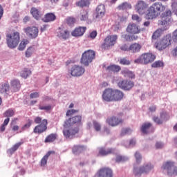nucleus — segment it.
<instances>
[{"mask_svg":"<svg viewBox=\"0 0 177 177\" xmlns=\"http://www.w3.org/2000/svg\"><path fill=\"white\" fill-rule=\"evenodd\" d=\"M164 10H165V6L160 2H156L148 8L146 19L153 20V19L158 17L160 13L164 12Z\"/></svg>","mask_w":177,"mask_h":177,"instance_id":"nucleus-1","label":"nucleus"},{"mask_svg":"<svg viewBox=\"0 0 177 177\" xmlns=\"http://www.w3.org/2000/svg\"><path fill=\"white\" fill-rule=\"evenodd\" d=\"M164 10H165V6L160 2H156L148 8L146 19L153 20V19L158 17L160 13L164 12Z\"/></svg>","mask_w":177,"mask_h":177,"instance_id":"nucleus-2","label":"nucleus"},{"mask_svg":"<svg viewBox=\"0 0 177 177\" xmlns=\"http://www.w3.org/2000/svg\"><path fill=\"white\" fill-rule=\"evenodd\" d=\"M6 42L8 48L15 49L20 42V33L17 31L8 33L6 35Z\"/></svg>","mask_w":177,"mask_h":177,"instance_id":"nucleus-3","label":"nucleus"},{"mask_svg":"<svg viewBox=\"0 0 177 177\" xmlns=\"http://www.w3.org/2000/svg\"><path fill=\"white\" fill-rule=\"evenodd\" d=\"M67 122H64L63 135L66 139H73L80 132V129L78 127H74Z\"/></svg>","mask_w":177,"mask_h":177,"instance_id":"nucleus-4","label":"nucleus"},{"mask_svg":"<svg viewBox=\"0 0 177 177\" xmlns=\"http://www.w3.org/2000/svg\"><path fill=\"white\" fill-rule=\"evenodd\" d=\"M172 45V36L170 34L166 35L160 40L157 41L154 46L158 50H164Z\"/></svg>","mask_w":177,"mask_h":177,"instance_id":"nucleus-5","label":"nucleus"},{"mask_svg":"<svg viewBox=\"0 0 177 177\" xmlns=\"http://www.w3.org/2000/svg\"><path fill=\"white\" fill-rule=\"evenodd\" d=\"M34 121L36 124H39L34 128V133L41 134L44 133V132H46V130L48 129V120H42L41 117L37 116L35 118Z\"/></svg>","mask_w":177,"mask_h":177,"instance_id":"nucleus-6","label":"nucleus"},{"mask_svg":"<svg viewBox=\"0 0 177 177\" xmlns=\"http://www.w3.org/2000/svg\"><path fill=\"white\" fill-rule=\"evenodd\" d=\"M156 60V55L151 53H142L138 58L134 60L136 64H150Z\"/></svg>","mask_w":177,"mask_h":177,"instance_id":"nucleus-7","label":"nucleus"},{"mask_svg":"<svg viewBox=\"0 0 177 177\" xmlns=\"http://www.w3.org/2000/svg\"><path fill=\"white\" fill-rule=\"evenodd\" d=\"M162 172L167 173L168 176H177V167L175 166L174 162L167 161L165 162L162 166Z\"/></svg>","mask_w":177,"mask_h":177,"instance_id":"nucleus-8","label":"nucleus"},{"mask_svg":"<svg viewBox=\"0 0 177 177\" xmlns=\"http://www.w3.org/2000/svg\"><path fill=\"white\" fill-rule=\"evenodd\" d=\"M118 36L117 35H108L104 39V42L101 44V49L106 50L114 46L117 44Z\"/></svg>","mask_w":177,"mask_h":177,"instance_id":"nucleus-9","label":"nucleus"},{"mask_svg":"<svg viewBox=\"0 0 177 177\" xmlns=\"http://www.w3.org/2000/svg\"><path fill=\"white\" fill-rule=\"evenodd\" d=\"M95 56H96V53L93 50H86L82 55L80 63L84 66H89V63H92Z\"/></svg>","mask_w":177,"mask_h":177,"instance_id":"nucleus-10","label":"nucleus"},{"mask_svg":"<svg viewBox=\"0 0 177 177\" xmlns=\"http://www.w3.org/2000/svg\"><path fill=\"white\" fill-rule=\"evenodd\" d=\"M172 12L171 10H167L165 12L162 14L161 20L158 21L159 26H169L172 23Z\"/></svg>","mask_w":177,"mask_h":177,"instance_id":"nucleus-11","label":"nucleus"},{"mask_svg":"<svg viewBox=\"0 0 177 177\" xmlns=\"http://www.w3.org/2000/svg\"><path fill=\"white\" fill-rule=\"evenodd\" d=\"M153 168L154 166H153L151 163H148L142 167H140V168H134L133 174L135 176H140L142 174H149V172Z\"/></svg>","mask_w":177,"mask_h":177,"instance_id":"nucleus-12","label":"nucleus"},{"mask_svg":"<svg viewBox=\"0 0 177 177\" xmlns=\"http://www.w3.org/2000/svg\"><path fill=\"white\" fill-rule=\"evenodd\" d=\"M118 86L123 91H131L135 86L133 81L122 80L118 82Z\"/></svg>","mask_w":177,"mask_h":177,"instance_id":"nucleus-13","label":"nucleus"},{"mask_svg":"<svg viewBox=\"0 0 177 177\" xmlns=\"http://www.w3.org/2000/svg\"><path fill=\"white\" fill-rule=\"evenodd\" d=\"M85 73V68L79 66L74 65L71 68V74L72 77H81V75H84Z\"/></svg>","mask_w":177,"mask_h":177,"instance_id":"nucleus-14","label":"nucleus"},{"mask_svg":"<svg viewBox=\"0 0 177 177\" xmlns=\"http://www.w3.org/2000/svg\"><path fill=\"white\" fill-rule=\"evenodd\" d=\"M24 31L26 35L32 39H34L38 37L39 30L35 26L25 28H24Z\"/></svg>","mask_w":177,"mask_h":177,"instance_id":"nucleus-15","label":"nucleus"},{"mask_svg":"<svg viewBox=\"0 0 177 177\" xmlns=\"http://www.w3.org/2000/svg\"><path fill=\"white\" fill-rule=\"evenodd\" d=\"M110 154H115V148H107L101 147L98 148L97 157H106V156H110Z\"/></svg>","mask_w":177,"mask_h":177,"instance_id":"nucleus-16","label":"nucleus"},{"mask_svg":"<svg viewBox=\"0 0 177 177\" xmlns=\"http://www.w3.org/2000/svg\"><path fill=\"white\" fill-rule=\"evenodd\" d=\"M106 122L111 127H118V125L124 124V119L117 116H112L106 119Z\"/></svg>","mask_w":177,"mask_h":177,"instance_id":"nucleus-17","label":"nucleus"},{"mask_svg":"<svg viewBox=\"0 0 177 177\" xmlns=\"http://www.w3.org/2000/svg\"><path fill=\"white\" fill-rule=\"evenodd\" d=\"M135 9L139 15H145L147 9V3L145 1L139 0L136 4Z\"/></svg>","mask_w":177,"mask_h":177,"instance_id":"nucleus-18","label":"nucleus"},{"mask_svg":"<svg viewBox=\"0 0 177 177\" xmlns=\"http://www.w3.org/2000/svg\"><path fill=\"white\" fill-rule=\"evenodd\" d=\"M57 37H58L59 39H68L70 37V31L63 28H59L57 30Z\"/></svg>","mask_w":177,"mask_h":177,"instance_id":"nucleus-19","label":"nucleus"},{"mask_svg":"<svg viewBox=\"0 0 177 177\" xmlns=\"http://www.w3.org/2000/svg\"><path fill=\"white\" fill-rule=\"evenodd\" d=\"M113 88L105 89L102 94L103 100L105 102H113Z\"/></svg>","mask_w":177,"mask_h":177,"instance_id":"nucleus-20","label":"nucleus"},{"mask_svg":"<svg viewBox=\"0 0 177 177\" xmlns=\"http://www.w3.org/2000/svg\"><path fill=\"white\" fill-rule=\"evenodd\" d=\"M129 34H140L141 29L136 24H129L127 28Z\"/></svg>","mask_w":177,"mask_h":177,"instance_id":"nucleus-21","label":"nucleus"},{"mask_svg":"<svg viewBox=\"0 0 177 177\" xmlns=\"http://www.w3.org/2000/svg\"><path fill=\"white\" fill-rule=\"evenodd\" d=\"M85 31H86V27H82V26H79L77 27L74 29L73 31L71 32L72 37H82L84 34H85Z\"/></svg>","mask_w":177,"mask_h":177,"instance_id":"nucleus-22","label":"nucleus"},{"mask_svg":"<svg viewBox=\"0 0 177 177\" xmlns=\"http://www.w3.org/2000/svg\"><path fill=\"white\" fill-rule=\"evenodd\" d=\"M81 121H82V116L76 115L69 119L66 120L64 122H67V124H71V126L74 125V124H81Z\"/></svg>","mask_w":177,"mask_h":177,"instance_id":"nucleus-23","label":"nucleus"},{"mask_svg":"<svg viewBox=\"0 0 177 177\" xmlns=\"http://www.w3.org/2000/svg\"><path fill=\"white\" fill-rule=\"evenodd\" d=\"M124 98V93L120 90H113V102H120Z\"/></svg>","mask_w":177,"mask_h":177,"instance_id":"nucleus-24","label":"nucleus"},{"mask_svg":"<svg viewBox=\"0 0 177 177\" xmlns=\"http://www.w3.org/2000/svg\"><path fill=\"white\" fill-rule=\"evenodd\" d=\"M96 12L97 13L96 18L102 19L106 14V7L103 4L99 5L96 8Z\"/></svg>","mask_w":177,"mask_h":177,"instance_id":"nucleus-25","label":"nucleus"},{"mask_svg":"<svg viewBox=\"0 0 177 177\" xmlns=\"http://www.w3.org/2000/svg\"><path fill=\"white\" fill-rule=\"evenodd\" d=\"M142 49V46L138 43H134L130 45L129 50L131 53H138L140 52Z\"/></svg>","mask_w":177,"mask_h":177,"instance_id":"nucleus-26","label":"nucleus"},{"mask_svg":"<svg viewBox=\"0 0 177 177\" xmlns=\"http://www.w3.org/2000/svg\"><path fill=\"white\" fill-rule=\"evenodd\" d=\"M57 139V133H53L48 135L46 137V138L44 140V142L45 143H53V142H55V140H56Z\"/></svg>","mask_w":177,"mask_h":177,"instance_id":"nucleus-27","label":"nucleus"},{"mask_svg":"<svg viewBox=\"0 0 177 177\" xmlns=\"http://www.w3.org/2000/svg\"><path fill=\"white\" fill-rule=\"evenodd\" d=\"M50 154H55V151H49L48 152L46 153V154L41 158L40 161L41 167H45V165H46V164L48 163V158H49Z\"/></svg>","mask_w":177,"mask_h":177,"instance_id":"nucleus-28","label":"nucleus"},{"mask_svg":"<svg viewBox=\"0 0 177 177\" xmlns=\"http://www.w3.org/2000/svg\"><path fill=\"white\" fill-rule=\"evenodd\" d=\"M56 20V15L55 14L50 12L45 15L43 21L45 23H49L50 21H55Z\"/></svg>","mask_w":177,"mask_h":177,"instance_id":"nucleus-29","label":"nucleus"},{"mask_svg":"<svg viewBox=\"0 0 177 177\" xmlns=\"http://www.w3.org/2000/svg\"><path fill=\"white\" fill-rule=\"evenodd\" d=\"M106 71L107 73H118L121 71V66L118 65H110L106 67Z\"/></svg>","mask_w":177,"mask_h":177,"instance_id":"nucleus-30","label":"nucleus"},{"mask_svg":"<svg viewBox=\"0 0 177 177\" xmlns=\"http://www.w3.org/2000/svg\"><path fill=\"white\" fill-rule=\"evenodd\" d=\"M122 74L124 78H130L131 80L135 78V73L128 69L122 71Z\"/></svg>","mask_w":177,"mask_h":177,"instance_id":"nucleus-31","label":"nucleus"},{"mask_svg":"<svg viewBox=\"0 0 177 177\" xmlns=\"http://www.w3.org/2000/svg\"><path fill=\"white\" fill-rule=\"evenodd\" d=\"M20 81L17 80L11 82V88L14 92H17L20 89Z\"/></svg>","mask_w":177,"mask_h":177,"instance_id":"nucleus-32","label":"nucleus"},{"mask_svg":"<svg viewBox=\"0 0 177 177\" xmlns=\"http://www.w3.org/2000/svg\"><path fill=\"white\" fill-rule=\"evenodd\" d=\"M165 30H167V28H159L156 30L151 36L152 39H157L158 38H160Z\"/></svg>","mask_w":177,"mask_h":177,"instance_id":"nucleus-33","label":"nucleus"},{"mask_svg":"<svg viewBox=\"0 0 177 177\" xmlns=\"http://www.w3.org/2000/svg\"><path fill=\"white\" fill-rule=\"evenodd\" d=\"M152 125L153 124L150 122H145L142 124L141 127V131L142 132V133H145V134L149 133V129L151 128Z\"/></svg>","mask_w":177,"mask_h":177,"instance_id":"nucleus-34","label":"nucleus"},{"mask_svg":"<svg viewBox=\"0 0 177 177\" xmlns=\"http://www.w3.org/2000/svg\"><path fill=\"white\" fill-rule=\"evenodd\" d=\"M82 151H84V147H82V145H75L72 148L73 154H81Z\"/></svg>","mask_w":177,"mask_h":177,"instance_id":"nucleus-35","label":"nucleus"},{"mask_svg":"<svg viewBox=\"0 0 177 177\" xmlns=\"http://www.w3.org/2000/svg\"><path fill=\"white\" fill-rule=\"evenodd\" d=\"M23 143H24V142L23 141L17 142L15 145L12 146V147L8 149V151L9 154H13V153H15V151H16L19 149V147H20V146L23 145Z\"/></svg>","mask_w":177,"mask_h":177,"instance_id":"nucleus-36","label":"nucleus"},{"mask_svg":"<svg viewBox=\"0 0 177 177\" xmlns=\"http://www.w3.org/2000/svg\"><path fill=\"white\" fill-rule=\"evenodd\" d=\"M76 5L79 6V8H85L89 6L91 2H89V0H80L76 3Z\"/></svg>","mask_w":177,"mask_h":177,"instance_id":"nucleus-37","label":"nucleus"},{"mask_svg":"<svg viewBox=\"0 0 177 177\" xmlns=\"http://www.w3.org/2000/svg\"><path fill=\"white\" fill-rule=\"evenodd\" d=\"M9 89H10L9 83L5 82L1 84V86L0 88V92L1 93H6V92H9Z\"/></svg>","mask_w":177,"mask_h":177,"instance_id":"nucleus-38","label":"nucleus"},{"mask_svg":"<svg viewBox=\"0 0 177 177\" xmlns=\"http://www.w3.org/2000/svg\"><path fill=\"white\" fill-rule=\"evenodd\" d=\"M30 13L36 20H39L41 15H39V11L36 8H32L30 10Z\"/></svg>","mask_w":177,"mask_h":177,"instance_id":"nucleus-39","label":"nucleus"},{"mask_svg":"<svg viewBox=\"0 0 177 177\" xmlns=\"http://www.w3.org/2000/svg\"><path fill=\"white\" fill-rule=\"evenodd\" d=\"M132 6L127 2L122 3V4L119 5L118 9L119 10H127V9H131Z\"/></svg>","mask_w":177,"mask_h":177,"instance_id":"nucleus-40","label":"nucleus"},{"mask_svg":"<svg viewBox=\"0 0 177 177\" xmlns=\"http://www.w3.org/2000/svg\"><path fill=\"white\" fill-rule=\"evenodd\" d=\"M10 121V118H9L4 120L3 123L0 127L1 132H5V130L6 129V127L8 126V124H9Z\"/></svg>","mask_w":177,"mask_h":177,"instance_id":"nucleus-41","label":"nucleus"},{"mask_svg":"<svg viewBox=\"0 0 177 177\" xmlns=\"http://www.w3.org/2000/svg\"><path fill=\"white\" fill-rule=\"evenodd\" d=\"M151 67H153V68H159L160 67H164V62L160 60L156 61L151 64Z\"/></svg>","mask_w":177,"mask_h":177,"instance_id":"nucleus-42","label":"nucleus"},{"mask_svg":"<svg viewBox=\"0 0 177 177\" xmlns=\"http://www.w3.org/2000/svg\"><path fill=\"white\" fill-rule=\"evenodd\" d=\"M28 40H22L21 41V43L19 44V46L18 47V50H24V49H26V46H27L28 44Z\"/></svg>","mask_w":177,"mask_h":177,"instance_id":"nucleus-43","label":"nucleus"},{"mask_svg":"<svg viewBox=\"0 0 177 177\" xmlns=\"http://www.w3.org/2000/svg\"><path fill=\"white\" fill-rule=\"evenodd\" d=\"M13 115H15V110L12 109H8L3 113V117H7V118H9L10 117H13Z\"/></svg>","mask_w":177,"mask_h":177,"instance_id":"nucleus-44","label":"nucleus"},{"mask_svg":"<svg viewBox=\"0 0 177 177\" xmlns=\"http://www.w3.org/2000/svg\"><path fill=\"white\" fill-rule=\"evenodd\" d=\"M29 75H31V71H30L28 68H24L21 73L22 78H27V77Z\"/></svg>","mask_w":177,"mask_h":177,"instance_id":"nucleus-45","label":"nucleus"},{"mask_svg":"<svg viewBox=\"0 0 177 177\" xmlns=\"http://www.w3.org/2000/svg\"><path fill=\"white\" fill-rule=\"evenodd\" d=\"M81 21H86V20H88V11L83 10L81 12Z\"/></svg>","mask_w":177,"mask_h":177,"instance_id":"nucleus-46","label":"nucleus"},{"mask_svg":"<svg viewBox=\"0 0 177 177\" xmlns=\"http://www.w3.org/2000/svg\"><path fill=\"white\" fill-rule=\"evenodd\" d=\"M116 156V159L115 161L116 162H122V161H125V157L119 155L118 153L115 152V153H113Z\"/></svg>","mask_w":177,"mask_h":177,"instance_id":"nucleus-47","label":"nucleus"},{"mask_svg":"<svg viewBox=\"0 0 177 177\" xmlns=\"http://www.w3.org/2000/svg\"><path fill=\"white\" fill-rule=\"evenodd\" d=\"M132 133V129L129 128H123L122 129L121 136H125V135H129V133Z\"/></svg>","mask_w":177,"mask_h":177,"instance_id":"nucleus-48","label":"nucleus"},{"mask_svg":"<svg viewBox=\"0 0 177 177\" xmlns=\"http://www.w3.org/2000/svg\"><path fill=\"white\" fill-rule=\"evenodd\" d=\"M120 64H122V66H129V64H131V61L126 57L121 58L120 60Z\"/></svg>","mask_w":177,"mask_h":177,"instance_id":"nucleus-49","label":"nucleus"},{"mask_svg":"<svg viewBox=\"0 0 177 177\" xmlns=\"http://www.w3.org/2000/svg\"><path fill=\"white\" fill-rule=\"evenodd\" d=\"M32 124V120L28 119L27 121V123L21 127V130L26 131V129L30 128V127H31Z\"/></svg>","mask_w":177,"mask_h":177,"instance_id":"nucleus-50","label":"nucleus"},{"mask_svg":"<svg viewBox=\"0 0 177 177\" xmlns=\"http://www.w3.org/2000/svg\"><path fill=\"white\" fill-rule=\"evenodd\" d=\"M134 156L136 157L137 164H140V162L142 161V155H140L139 151H136Z\"/></svg>","mask_w":177,"mask_h":177,"instance_id":"nucleus-51","label":"nucleus"},{"mask_svg":"<svg viewBox=\"0 0 177 177\" xmlns=\"http://www.w3.org/2000/svg\"><path fill=\"white\" fill-rule=\"evenodd\" d=\"M33 52H34V48H32V47H29L26 51V57H31V55H32Z\"/></svg>","mask_w":177,"mask_h":177,"instance_id":"nucleus-52","label":"nucleus"},{"mask_svg":"<svg viewBox=\"0 0 177 177\" xmlns=\"http://www.w3.org/2000/svg\"><path fill=\"white\" fill-rule=\"evenodd\" d=\"M66 23L68 26H71L75 23V18L69 17L66 19Z\"/></svg>","mask_w":177,"mask_h":177,"instance_id":"nucleus-53","label":"nucleus"},{"mask_svg":"<svg viewBox=\"0 0 177 177\" xmlns=\"http://www.w3.org/2000/svg\"><path fill=\"white\" fill-rule=\"evenodd\" d=\"M39 109L45 110V111H49V110H52V105L39 106Z\"/></svg>","mask_w":177,"mask_h":177,"instance_id":"nucleus-54","label":"nucleus"},{"mask_svg":"<svg viewBox=\"0 0 177 177\" xmlns=\"http://www.w3.org/2000/svg\"><path fill=\"white\" fill-rule=\"evenodd\" d=\"M96 37H97V31L96 30H93L91 32H90L88 35V38H90L91 39H95Z\"/></svg>","mask_w":177,"mask_h":177,"instance_id":"nucleus-55","label":"nucleus"},{"mask_svg":"<svg viewBox=\"0 0 177 177\" xmlns=\"http://www.w3.org/2000/svg\"><path fill=\"white\" fill-rule=\"evenodd\" d=\"M153 121L156 123L158 124V125H161V124H162V120H161V118L155 116L153 118Z\"/></svg>","mask_w":177,"mask_h":177,"instance_id":"nucleus-56","label":"nucleus"},{"mask_svg":"<svg viewBox=\"0 0 177 177\" xmlns=\"http://www.w3.org/2000/svg\"><path fill=\"white\" fill-rule=\"evenodd\" d=\"M132 20L136 21V23H140L142 21V19L138 15H133Z\"/></svg>","mask_w":177,"mask_h":177,"instance_id":"nucleus-57","label":"nucleus"},{"mask_svg":"<svg viewBox=\"0 0 177 177\" xmlns=\"http://www.w3.org/2000/svg\"><path fill=\"white\" fill-rule=\"evenodd\" d=\"M75 113H78V110L72 109V110H68L66 112V117H69L70 115H73V114H75Z\"/></svg>","mask_w":177,"mask_h":177,"instance_id":"nucleus-58","label":"nucleus"},{"mask_svg":"<svg viewBox=\"0 0 177 177\" xmlns=\"http://www.w3.org/2000/svg\"><path fill=\"white\" fill-rule=\"evenodd\" d=\"M122 38H123V39H125V41H127V42H131V35L128 34L122 35Z\"/></svg>","mask_w":177,"mask_h":177,"instance_id":"nucleus-59","label":"nucleus"},{"mask_svg":"<svg viewBox=\"0 0 177 177\" xmlns=\"http://www.w3.org/2000/svg\"><path fill=\"white\" fill-rule=\"evenodd\" d=\"M94 128L95 131H99L100 129H102V126H100V124H99L97 122H93Z\"/></svg>","mask_w":177,"mask_h":177,"instance_id":"nucleus-60","label":"nucleus"},{"mask_svg":"<svg viewBox=\"0 0 177 177\" xmlns=\"http://www.w3.org/2000/svg\"><path fill=\"white\" fill-rule=\"evenodd\" d=\"M37 97H39V93L35 92V93H30V99H37Z\"/></svg>","mask_w":177,"mask_h":177,"instance_id":"nucleus-61","label":"nucleus"},{"mask_svg":"<svg viewBox=\"0 0 177 177\" xmlns=\"http://www.w3.org/2000/svg\"><path fill=\"white\" fill-rule=\"evenodd\" d=\"M160 120H162V122L167 121V113L165 112L160 113Z\"/></svg>","mask_w":177,"mask_h":177,"instance_id":"nucleus-62","label":"nucleus"},{"mask_svg":"<svg viewBox=\"0 0 177 177\" xmlns=\"http://www.w3.org/2000/svg\"><path fill=\"white\" fill-rule=\"evenodd\" d=\"M121 50H124V52H127L129 50V47H128V45L127 44H123L122 46H120Z\"/></svg>","mask_w":177,"mask_h":177,"instance_id":"nucleus-63","label":"nucleus"},{"mask_svg":"<svg viewBox=\"0 0 177 177\" xmlns=\"http://www.w3.org/2000/svg\"><path fill=\"white\" fill-rule=\"evenodd\" d=\"M171 39H173L174 42H177V29L173 32Z\"/></svg>","mask_w":177,"mask_h":177,"instance_id":"nucleus-64","label":"nucleus"}]
</instances>
